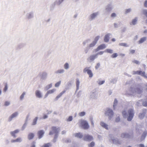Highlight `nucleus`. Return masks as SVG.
Returning a JSON list of instances; mask_svg holds the SVG:
<instances>
[{
  "label": "nucleus",
  "mask_w": 147,
  "mask_h": 147,
  "mask_svg": "<svg viewBox=\"0 0 147 147\" xmlns=\"http://www.w3.org/2000/svg\"><path fill=\"white\" fill-rule=\"evenodd\" d=\"M81 126L84 129H88L89 126L87 122L84 120H81L80 121Z\"/></svg>",
  "instance_id": "obj_1"
},
{
  "label": "nucleus",
  "mask_w": 147,
  "mask_h": 147,
  "mask_svg": "<svg viewBox=\"0 0 147 147\" xmlns=\"http://www.w3.org/2000/svg\"><path fill=\"white\" fill-rule=\"evenodd\" d=\"M129 116L127 120L128 121H131L134 116V111L132 109H130L128 111Z\"/></svg>",
  "instance_id": "obj_2"
},
{
  "label": "nucleus",
  "mask_w": 147,
  "mask_h": 147,
  "mask_svg": "<svg viewBox=\"0 0 147 147\" xmlns=\"http://www.w3.org/2000/svg\"><path fill=\"white\" fill-rule=\"evenodd\" d=\"M90 67H86L83 70L84 73L87 72L90 78H92L93 76V74L92 71L90 69Z\"/></svg>",
  "instance_id": "obj_3"
},
{
  "label": "nucleus",
  "mask_w": 147,
  "mask_h": 147,
  "mask_svg": "<svg viewBox=\"0 0 147 147\" xmlns=\"http://www.w3.org/2000/svg\"><path fill=\"white\" fill-rule=\"evenodd\" d=\"M133 74L134 75L138 74L141 75L146 78H147V76L145 75V73L144 71L142 72L141 71L138 70L136 71H133Z\"/></svg>",
  "instance_id": "obj_4"
},
{
  "label": "nucleus",
  "mask_w": 147,
  "mask_h": 147,
  "mask_svg": "<svg viewBox=\"0 0 147 147\" xmlns=\"http://www.w3.org/2000/svg\"><path fill=\"white\" fill-rule=\"evenodd\" d=\"M51 129L52 131H50L49 133L50 135H53L54 133L57 134L59 130H58V128H57L55 127H52Z\"/></svg>",
  "instance_id": "obj_5"
},
{
  "label": "nucleus",
  "mask_w": 147,
  "mask_h": 147,
  "mask_svg": "<svg viewBox=\"0 0 147 147\" xmlns=\"http://www.w3.org/2000/svg\"><path fill=\"white\" fill-rule=\"evenodd\" d=\"M83 139L84 140L90 141L93 139V138L92 136L87 135L85 136Z\"/></svg>",
  "instance_id": "obj_6"
},
{
  "label": "nucleus",
  "mask_w": 147,
  "mask_h": 147,
  "mask_svg": "<svg viewBox=\"0 0 147 147\" xmlns=\"http://www.w3.org/2000/svg\"><path fill=\"white\" fill-rule=\"evenodd\" d=\"M105 114L111 117L113 115V113L112 110L110 109H108L106 111Z\"/></svg>",
  "instance_id": "obj_7"
},
{
  "label": "nucleus",
  "mask_w": 147,
  "mask_h": 147,
  "mask_svg": "<svg viewBox=\"0 0 147 147\" xmlns=\"http://www.w3.org/2000/svg\"><path fill=\"white\" fill-rule=\"evenodd\" d=\"M45 133L44 131L43 130H40L38 131L37 135L39 139L41 138Z\"/></svg>",
  "instance_id": "obj_8"
},
{
  "label": "nucleus",
  "mask_w": 147,
  "mask_h": 147,
  "mask_svg": "<svg viewBox=\"0 0 147 147\" xmlns=\"http://www.w3.org/2000/svg\"><path fill=\"white\" fill-rule=\"evenodd\" d=\"M18 115V113L17 112H15L13 113L9 118V121H11L12 119L14 117H16Z\"/></svg>",
  "instance_id": "obj_9"
},
{
  "label": "nucleus",
  "mask_w": 147,
  "mask_h": 147,
  "mask_svg": "<svg viewBox=\"0 0 147 147\" xmlns=\"http://www.w3.org/2000/svg\"><path fill=\"white\" fill-rule=\"evenodd\" d=\"M55 90V89H52L48 91L45 96V98L47 97L49 94L53 93Z\"/></svg>",
  "instance_id": "obj_10"
},
{
  "label": "nucleus",
  "mask_w": 147,
  "mask_h": 147,
  "mask_svg": "<svg viewBox=\"0 0 147 147\" xmlns=\"http://www.w3.org/2000/svg\"><path fill=\"white\" fill-rule=\"evenodd\" d=\"M106 45L105 44H102L99 46L96 49V51H98L100 50L104 49L106 48Z\"/></svg>",
  "instance_id": "obj_11"
},
{
  "label": "nucleus",
  "mask_w": 147,
  "mask_h": 147,
  "mask_svg": "<svg viewBox=\"0 0 147 147\" xmlns=\"http://www.w3.org/2000/svg\"><path fill=\"white\" fill-rule=\"evenodd\" d=\"M19 132V130L18 129H16L13 131H11L10 132V134L11 136L15 138L16 137L15 134L18 133Z\"/></svg>",
  "instance_id": "obj_12"
},
{
  "label": "nucleus",
  "mask_w": 147,
  "mask_h": 147,
  "mask_svg": "<svg viewBox=\"0 0 147 147\" xmlns=\"http://www.w3.org/2000/svg\"><path fill=\"white\" fill-rule=\"evenodd\" d=\"M34 136V134L32 133H30L29 134L28 138L29 140H31L33 138Z\"/></svg>",
  "instance_id": "obj_13"
},
{
  "label": "nucleus",
  "mask_w": 147,
  "mask_h": 147,
  "mask_svg": "<svg viewBox=\"0 0 147 147\" xmlns=\"http://www.w3.org/2000/svg\"><path fill=\"white\" fill-rule=\"evenodd\" d=\"M110 34H106L104 38V40L105 42H107L109 41V38Z\"/></svg>",
  "instance_id": "obj_14"
},
{
  "label": "nucleus",
  "mask_w": 147,
  "mask_h": 147,
  "mask_svg": "<svg viewBox=\"0 0 147 147\" xmlns=\"http://www.w3.org/2000/svg\"><path fill=\"white\" fill-rule=\"evenodd\" d=\"M36 96L39 98H40L42 97V95L40 92L38 90H36Z\"/></svg>",
  "instance_id": "obj_15"
},
{
  "label": "nucleus",
  "mask_w": 147,
  "mask_h": 147,
  "mask_svg": "<svg viewBox=\"0 0 147 147\" xmlns=\"http://www.w3.org/2000/svg\"><path fill=\"white\" fill-rule=\"evenodd\" d=\"M21 139L20 138H18L16 140H11V142L14 143L15 142H20L21 141Z\"/></svg>",
  "instance_id": "obj_16"
},
{
  "label": "nucleus",
  "mask_w": 147,
  "mask_h": 147,
  "mask_svg": "<svg viewBox=\"0 0 147 147\" xmlns=\"http://www.w3.org/2000/svg\"><path fill=\"white\" fill-rule=\"evenodd\" d=\"M100 125L106 129H108V125L103 122H101L100 123Z\"/></svg>",
  "instance_id": "obj_17"
},
{
  "label": "nucleus",
  "mask_w": 147,
  "mask_h": 147,
  "mask_svg": "<svg viewBox=\"0 0 147 147\" xmlns=\"http://www.w3.org/2000/svg\"><path fill=\"white\" fill-rule=\"evenodd\" d=\"M65 92V90H64L62 92L60 93L58 95H57L55 98V99L56 100H57Z\"/></svg>",
  "instance_id": "obj_18"
},
{
  "label": "nucleus",
  "mask_w": 147,
  "mask_h": 147,
  "mask_svg": "<svg viewBox=\"0 0 147 147\" xmlns=\"http://www.w3.org/2000/svg\"><path fill=\"white\" fill-rule=\"evenodd\" d=\"M75 136L76 137H77L79 138H82L83 137V135L81 133H78L75 134Z\"/></svg>",
  "instance_id": "obj_19"
},
{
  "label": "nucleus",
  "mask_w": 147,
  "mask_h": 147,
  "mask_svg": "<svg viewBox=\"0 0 147 147\" xmlns=\"http://www.w3.org/2000/svg\"><path fill=\"white\" fill-rule=\"evenodd\" d=\"M146 38L145 37L142 38L138 41V42L139 44L142 43L145 41L146 40Z\"/></svg>",
  "instance_id": "obj_20"
},
{
  "label": "nucleus",
  "mask_w": 147,
  "mask_h": 147,
  "mask_svg": "<svg viewBox=\"0 0 147 147\" xmlns=\"http://www.w3.org/2000/svg\"><path fill=\"white\" fill-rule=\"evenodd\" d=\"M96 55H91L89 57V59L91 61H93L96 58Z\"/></svg>",
  "instance_id": "obj_21"
},
{
  "label": "nucleus",
  "mask_w": 147,
  "mask_h": 147,
  "mask_svg": "<svg viewBox=\"0 0 147 147\" xmlns=\"http://www.w3.org/2000/svg\"><path fill=\"white\" fill-rule=\"evenodd\" d=\"M38 118L37 117H36L33 120V121L32 123V125H35L37 121V120Z\"/></svg>",
  "instance_id": "obj_22"
},
{
  "label": "nucleus",
  "mask_w": 147,
  "mask_h": 147,
  "mask_svg": "<svg viewBox=\"0 0 147 147\" xmlns=\"http://www.w3.org/2000/svg\"><path fill=\"white\" fill-rule=\"evenodd\" d=\"M51 146L50 143L45 144L42 146L41 147H50Z\"/></svg>",
  "instance_id": "obj_23"
},
{
  "label": "nucleus",
  "mask_w": 147,
  "mask_h": 147,
  "mask_svg": "<svg viewBox=\"0 0 147 147\" xmlns=\"http://www.w3.org/2000/svg\"><path fill=\"white\" fill-rule=\"evenodd\" d=\"M105 52L109 53H113V51L110 49H106L105 51Z\"/></svg>",
  "instance_id": "obj_24"
},
{
  "label": "nucleus",
  "mask_w": 147,
  "mask_h": 147,
  "mask_svg": "<svg viewBox=\"0 0 147 147\" xmlns=\"http://www.w3.org/2000/svg\"><path fill=\"white\" fill-rule=\"evenodd\" d=\"M146 133L145 132H144L141 138V140H144L146 136Z\"/></svg>",
  "instance_id": "obj_25"
},
{
  "label": "nucleus",
  "mask_w": 147,
  "mask_h": 147,
  "mask_svg": "<svg viewBox=\"0 0 147 147\" xmlns=\"http://www.w3.org/2000/svg\"><path fill=\"white\" fill-rule=\"evenodd\" d=\"M80 84V82L78 79H76V85L77 87V89H78L79 88V86Z\"/></svg>",
  "instance_id": "obj_26"
},
{
  "label": "nucleus",
  "mask_w": 147,
  "mask_h": 147,
  "mask_svg": "<svg viewBox=\"0 0 147 147\" xmlns=\"http://www.w3.org/2000/svg\"><path fill=\"white\" fill-rule=\"evenodd\" d=\"M137 21V20L136 18H135L133 19L131 23V24H132L133 25H135L136 24V22Z\"/></svg>",
  "instance_id": "obj_27"
},
{
  "label": "nucleus",
  "mask_w": 147,
  "mask_h": 147,
  "mask_svg": "<svg viewBox=\"0 0 147 147\" xmlns=\"http://www.w3.org/2000/svg\"><path fill=\"white\" fill-rule=\"evenodd\" d=\"M97 14H98L97 13H93L91 16V18L92 19L94 18L96 16Z\"/></svg>",
  "instance_id": "obj_28"
},
{
  "label": "nucleus",
  "mask_w": 147,
  "mask_h": 147,
  "mask_svg": "<svg viewBox=\"0 0 147 147\" xmlns=\"http://www.w3.org/2000/svg\"><path fill=\"white\" fill-rule=\"evenodd\" d=\"M119 45L121 46H122L125 47H127L128 46L126 43H121L119 44Z\"/></svg>",
  "instance_id": "obj_29"
},
{
  "label": "nucleus",
  "mask_w": 147,
  "mask_h": 147,
  "mask_svg": "<svg viewBox=\"0 0 147 147\" xmlns=\"http://www.w3.org/2000/svg\"><path fill=\"white\" fill-rule=\"evenodd\" d=\"M95 143L93 142H92L88 144L89 147H93L94 146Z\"/></svg>",
  "instance_id": "obj_30"
},
{
  "label": "nucleus",
  "mask_w": 147,
  "mask_h": 147,
  "mask_svg": "<svg viewBox=\"0 0 147 147\" xmlns=\"http://www.w3.org/2000/svg\"><path fill=\"white\" fill-rule=\"evenodd\" d=\"M145 113H143L141 114H140L139 115V117L140 119H142L144 117Z\"/></svg>",
  "instance_id": "obj_31"
},
{
  "label": "nucleus",
  "mask_w": 147,
  "mask_h": 147,
  "mask_svg": "<svg viewBox=\"0 0 147 147\" xmlns=\"http://www.w3.org/2000/svg\"><path fill=\"white\" fill-rule=\"evenodd\" d=\"M118 56V54L117 53H113L111 55V57L113 58L116 57Z\"/></svg>",
  "instance_id": "obj_32"
},
{
  "label": "nucleus",
  "mask_w": 147,
  "mask_h": 147,
  "mask_svg": "<svg viewBox=\"0 0 147 147\" xmlns=\"http://www.w3.org/2000/svg\"><path fill=\"white\" fill-rule=\"evenodd\" d=\"M64 70L63 69H60L57 71L56 72L57 74H61L63 72Z\"/></svg>",
  "instance_id": "obj_33"
},
{
  "label": "nucleus",
  "mask_w": 147,
  "mask_h": 147,
  "mask_svg": "<svg viewBox=\"0 0 147 147\" xmlns=\"http://www.w3.org/2000/svg\"><path fill=\"white\" fill-rule=\"evenodd\" d=\"M99 38H100V36H96L94 39V42L96 43V44Z\"/></svg>",
  "instance_id": "obj_34"
},
{
  "label": "nucleus",
  "mask_w": 147,
  "mask_h": 147,
  "mask_svg": "<svg viewBox=\"0 0 147 147\" xmlns=\"http://www.w3.org/2000/svg\"><path fill=\"white\" fill-rule=\"evenodd\" d=\"M79 114L80 116L82 117L84 116L85 115V113L84 111L82 112L79 113Z\"/></svg>",
  "instance_id": "obj_35"
},
{
  "label": "nucleus",
  "mask_w": 147,
  "mask_h": 147,
  "mask_svg": "<svg viewBox=\"0 0 147 147\" xmlns=\"http://www.w3.org/2000/svg\"><path fill=\"white\" fill-rule=\"evenodd\" d=\"M52 86V84H49L47 85L46 87V88L47 90H48L50 88H51Z\"/></svg>",
  "instance_id": "obj_36"
},
{
  "label": "nucleus",
  "mask_w": 147,
  "mask_h": 147,
  "mask_svg": "<svg viewBox=\"0 0 147 147\" xmlns=\"http://www.w3.org/2000/svg\"><path fill=\"white\" fill-rule=\"evenodd\" d=\"M64 67L65 69H67L69 67V64L68 63H65L64 65Z\"/></svg>",
  "instance_id": "obj_37"
},
{
  "label": "nucleus",
  "mask_w": 147,
  "mask_h": 147,
  "mask_svg": "<svg viewBox=\"0 0 147 147\" xmlns=\"http://www.w3.org/2000/svg\"><path fill=\"white\" fill-rule=\"evenodd\" d=\"M60 84L61 81H59L55 84V86L56 87H58L60 85Z\"/></svg>",
  "instance_id": "obj_38"
},
{
  "label": "nucleus",
  "mask_w": 147,
  "mask_h": 147,
  "mask_svg": "<svg viewBox=\"0 0 147 147\" xmlns=\"http://www.w3.org/2000/svg\"><path fill=\"white\" fill-rule=\"evenodd\" d=\"M72 117L71 116H70L69 117L68 119H67V121H70L72 120Z\"/></svg>",
  "instance_id": "obj_39"
},
{
  "label": "nucleus",
  "mask_w": 147,
  "mask_h": 147,
  "mask_svg": "<svg viewBox=\"0 0 147 147\" xmlns=\"http://www.w3.org/2000/svg\"><path fill=\"white\" fill-rule=\"evenodd\" d=\"M96 44V43L94 42V41L92 43L90 44L89 46V47H91L94 46Z\"/></svg>",
  "instance_id": "obj_40"
},
{
  "label": "nucleus",
  "mask_w": 147,
  "mask_h": 147,
  "mask_svg": "<svg viewBox=\"0 0 147 147\" xmlns=\"http://www.w3.org/2000/svg\"><path fill=\"white\" fill-rule=\"evenodd\" d=\"M36 142L34 141L32 142L30 147H35V144Z\"/></svg>",
  "instance_id": "obj_41"
},
{
  "label": "nucleus",
  "mask_w": 147,
  "mask_h": 147,
  "mask_svg": "<svg viewBox=\"0 0 147 147\" xmlns=\"http://www.w3.org/2000/svg\"><path fill=\"white\" fill-rule=\"evenodd\" d=\"M127 135V134H126L125 133H123L121 135V137L123 138H125Z\"/></svg>",
  "instance_id": "obj_42"
},
{
  "label": "nucleus",
  "mask_w": 147,
  "mask_h": 147,
  "mask_svg": "<svg viewBox=\"0 0 147 147\" xmlns=\"http://www.w3.org/2000/svg\"><path fill=\"white\" fill-rule=\"evenodd\" d=\"M117 100L116 99H115L114 101V104H113V107H114V106H115L117 104Z\"/></svg>",
  "instance_id": "obj_43"
},
{
  "label": "nucleus",
  "mask_w": 147,
  "mask_h": 147,
  "mask_svg": "<svg viewBox=\"0 0 147 147\" xmlns=\"http://www.w3.org/2000/svg\"><path fill=\"white\" fill-rule=\"evenodd\" d=\"M25 94V92H23L22 94L21 95L20 97V99L21 100H22L23 99L24 97V96Z\"/></svg>",
  "instance_id": "obj_44"
},
{
  "label": "nucleus",
  "mask_w": 147,
  "mask_h": 147,
  "mask_svg": "<svg viewBox=\"0 0 147 147\" xmlns=\"http://www.w3.org/2000/svg\"><path fill=\"white\" fill-rule=\"evenodd\" d=\"M143 13L147 17V10H144L143 11Z\"/></svg>",
  "instance_id": "obj_45"
},
{
  "label": "nucleus",
  "mask_w": 147,
  "mask_h": 147,
  "mask_svg": "<svg viewBox=\"0 0 147 147\" xmlns=\"http://www.w3.org/2000/svg\"><path fill=\"white\" fill-rule=\"evenodd\" d=\"M100 64L99 63H98L96 64V65L95 66V68L96 69H97L100 66Z\"/></svg>",
  "instance_id": "obj_46"
},
{
  "label": "nucleus",
  "mask_w": 147,
  "mask_h": 147,
  "mask_svg": "<svg viewBox=\"0 0 147 147\" xmlns=\"http://www.w3.org/2000/svg\"><path fill=\"white\" fill-rule=\"evenodd\" d=\"M7 89V84H5V87L4 88L3 90L5 92Z\"/></svg>",
  "instance_id": "obj_47"
},
{
  "label": "nucleus",
  "mask_w": 147,
  "mask_h": 147,
  "mask_svg": "<svg viewBox=\"0 0 147 147\" xmlns=\"http://www.w3.org/2000/svg\"><path fill=\"white\" fill-rule=\"evenodd\" d=\"M104 82H105L104 81H99V82L98 84L99 85H102V84H104Z\"/></svg>",
  "instance_id": "obj_48"
},
{
  "label": "nucleus",
  "mask_w": 147,
  "mask_h": 147,
  "mask_svg": "<svg viewBox=\"0 0 147 147\" xmlns=\"http://www.w3.org/2000/svg\"><path fill=\"white\" fill-rule=\"evenodd\" d=\"M122 114L123 117H126L127 115V113L125 111H123Z\"/></svg>",
  "instance_id": "obj_49"
},
{
  "label": "nucleus",
  "mask_w": 147,
  "mask_h": 147,
  "mask_svg": "<svg viewBox=\"0 0 147 147\" xmlns=\"http://www.w3.org/2000/svg\"><path fill=\"white\" fill-rule=\"evenodd\" d=\"M135 51L134 50H131L130 51V53L131 54H133L135 53Z\"/></svg>",
  "instance_id": "obj_50"
},
{
  "label": "nucleus",
  "mask_w": 147,
  "mask_h": 147,
  "mask_svg": "<svg viewBox=\"0 0 147 147\" xmlns=\"http://www.w3.org/2000/svg\"><path fill=\"white\" fill-rule=\"evenodd\" d=\"M133 62L134 63L136 64H139V61H138L137 60H134V61H133Z\"/></svg>",
  "instance_id": "obj_51"
},
{
  "label": "nucleus",
  "mask_w": 147,
  "mask_h": 147,
  "mask_svg": "<svg viewBox=\"0 0 147 147\" xmlns=\"http://www.w3.org/2000/svg\"><path fill=\"white\" fill-rule=\"evenodd\" d=\"M120 119L119 118V117H117L115 121L117 122H119L120 121Z\"/></svg>",
  "instance_id": "obj_52"
},
{
  "label": "nucleus",
  "mask_w": 147,
  "mask_h": 147,
  "mask_svg": "<svg viewBox=\"0 0 147 147\" xmlns=\"http://www.w3.org/2000/svg\"><path fill=\"white\" fill-rule=\"evenodd\" d=\"M9 104V102H5V105L6 106L8 105Z\"/></svg>",
  "instance_id": "obj_53"
},
{
  "label": "nucleus",
  "mask_w": 147,
  "mask_h": 147,
  "mask_svg": "<svg viewBox=\"0 0 147 147\" xmlns=\"http://www.w3.org/2000/svg\"><path fill=\"white\" fill-rule=\"evenodd\" d=\"M131 11V9H126L125 11V13H127Z\"/></svg>",
  "instance_id": "obj_54"
},
{
  "label": "nucleus",
  "mask_w": 147,
  "mask_h": 147,
  "mask_svg": "<svg viewBox=\"0 0 147 147\" xmlns=\"http://www.w3.org/2000/svg\"><path fill=\"white\" fill-rule=\"evenodd\" d=\"M116 16V14L115 13H112L111 15V16L112 17H115Z\"/></svg>",
  "instance_id": "obj_55"
},
{
  "label": "nucleus",
  "mask_w": 147,
  "mask_h": 147,
  "mask_svg": "<svg viewBox=\"0 0 147 147\" xmlns=\"http://www.w3.org/2000/svg\"><path fill=\"white\" fill-rule=\"evenodd\" d=\"M91 123L92 125L94 127V123H93V121L92 119H91Z\"/></svg>",
  "instance_id": "obj_56"
},
{
  "label": "nucleus",
  "mask_w": 147,
  "mask_h": 147,
  "mask_svg": "<svg viewBox=\"0 0 147 147\" xmlns=\"http://www.w3.org/2000/svg\"><path fill=\"white\" fill-rule=\"evenodd\" d=\"M47 116L46 115H45L43 116L42 118L43 119H45L47 118Z\"/></svg>",
  "instance_id": "obj_57"
},
{
  "label": "nucleus",
  "mask_w": 147,
  "mask_h": 147,
  "mask_svg": "<svg viewBox=\"0 0 147 147\" xmlns=\"http://www.w3.org/2000/svg\"><path fill=\"white\" fill-rule=\"evenodd\" d=\"M144 5L145 7H147V1H145L144 4Z\"/></svg>",
  "instance_id": "obj_58"
},
{
  "label": "nucleus",
  "mask_w": 147,
  "mask_h": 147,
  "mask_svg": "<svg viewBox=\"0 0 147 147\" xmlns=\"http://www.w3.org/2000/svg\"><path fill=\"white\" fill-rule=\"evenodd\" d=\"M139 146L140 147H145L144 145L142 144H140Z\"/></svg>",
  "instance_id": "obj_59"
},
{
  "label": "nucleus",
  "mask_w": 147,
  "mask_h": 147,
  "mask_svg": "<svg viewBox=\"0 0 147 147\" xmlns=\"http://www.w3.org/2000/svg\"><path fill=\"white\" fill-rule=\"evenodd\" d=\"M103 53V51H100V52L98 53V54L102 55Z\"/></svg>",
  "instance_id": "obj_60"
},
{
  "label": "nucleus",
  "mask_w": 147,
  "mask_h": 147,
  "mask_svg": "<svg viewBox=\"0 0 147 147\" xmlns=\"http://www.w3.org/2000/svg\"><path fill=\"white\" fill-rule=\"evenodd\" d=\"M65 133H66V131L65 130L63 131H62V132H61L62 134H65Z\"/></svg>",
  "instance_id": "obj_61"
},
{
  "label": "nucleus",
  "mask_w": 147,
  "mask_h": 147,
  "mask_svg": "<svg viewBox=\"0 0 147 147\" xmlns=\"http://www.w3.org/2000/svg\"><path fill=\"white\" fill-rule=\"evenodd\" d=\"M115 40V38H112V41L113 42H114Z\"/></svg>",
  "instance_id": "obj_62"
},
{
  "label": "nucleus",
  "mask_w": 147,
  "mask_h": 147,
  "mask_svg": "<svg viewBox=\"0 0 147 147\" xmlns=\"http://www.w3.org/2000/svg\"><path fill=\"white\" fill-rule=\"evenodd\" d=\"M145 87L146 88V89L147 90V84L145 85Z\"/></svg>",
  "instance_id": "obj_63"
},
{
  "label": "nucleus",
  "mask_w": 147,
  "mask_h": 147,
  "mask_svg": "<svg viewBox=\"0 0 147 147\" xmlns=\"http://www.w3.org/2000/svg\"><path fill=\"white\" fill-rule=\"evenodd\" d=\"M117 24H114V26L115 27H116L117 26Z\"/></svg>",
  "instance_id": "obj_64"
}]
</instances>
